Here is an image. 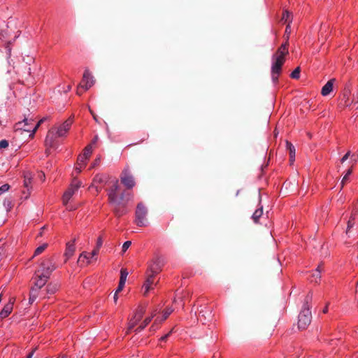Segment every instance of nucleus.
Listing matches in <instances>:
<instances>
[{
    "mask_svg": "<svg viewBox=\"0 0 358 358\" xmlns=\"http://www.w3.org/2000/svg\"><path fill=\"white\" fill-rule=\"evenodd\" d=\"M109 185L107 189L109 203L115 214L120 217L126 213L125 208L128 202L133 199V194L127 191H122L117 179L110 181Z\"/></svg>",
    "mask_w": 358,
    "mask_h": 358,
    "instance_id": "nucleus-1",
    "label": "nucleus"
},
{
    "mask_svg": "<svg viewBox=\"0 0 358 358\" xmlns=\"http://www.w3.org/2000/svg\"><path fill=\"white\" fill-rule=\"evenodd\" d=\"M288 38L285 43H282L271 57V74L273 83H276L282 72V66L285 62L286 56L289 55Z\"/></svg>",
    "mask_w": 358,
    "mask_h": 358,
    "instance_id": "nucleus-2",
    "label": "nucleus"
},
{
    "mask_svg": "<svg viewBox=\"0 0 358 358\" xmlns=\"http://www.w3.org/2000/svg\"><path fill=\"white\" fill-rule=\"evenodd\" d=\"M57 266L50 258L43 260L38 269L35 273V282L34 287L41 289L48 282L50 275Z\"/></svg>",
    "mask_w": 358,
    "mask_h": 358,
    "instance_id": "nucleus-3",
    "label": "nucleus"
},
{
    "mask_svg": "<svg viewBox=\"0 0 358 358\" xmlns=\"http://www.w3.org/2000/svg\"><path fill=\"white\" fill-rule=\"evenodd\" d=\"M73 123V118L69 117L62 124L59 126L52 128L49 131L45 138V144L52 146L55 140V135L58 137L65 136L70 129Z\"/></svg>",
    "mask_w": 358,
    "mask_h": 358,
    "instance_id": "nucleus-4",
    "label": "nucleus"
},
{
    "mask_svg": "<svg viewBox=\"0 0 358 358\" xmlns=\"http://www.w3.org/2000/svg\"><path fill=\"white\" fill-rule=\"evenodd\" d=\"M312 299L311 295H308L305 299V303L299 315L298 327L300 329H305L310 324L312 315L310 311L309 302Z\"/></svg>",
    "mask_w": 358,
    "mask_h": 358,
    "instance_id": "nucleus-5",
    "label": "nucleus"
},
{
    "mask_svg": "<svg viewBox=\"0 0 358 358\" xmlns=\"http://www.w3.org/2000/svg\"><path fill=\"white\" fill-rule=\"evenodd\" d=\"M43 119H41L36 124H35L34 119L24 118L23 121L17 123L15 127L17 130H23L27 132H30V136H33L37 130L38 127L43 122Z\"/></svg>",
    "mask_w": 358,
    "mask_h": 358,
    "instance_id": "nucleus-6",
    "label": "nucleus"
},
{
    "mask_svg": "<svg viewBox=\"0 0 358 358\" xmlns=\"http://www.w3.org/2000/svg\"><path fill=\"white\" fill-rule=\"evenodd\" d=\"M148 211L146 206L143 203H138L135 212V222L138 227H146L148 225Z\"/></svg>",
    "mask_w": 358,
    "mask_h": 358,
    "instance_id": "nucleus-7",
    "label": "nucleus"
},
{
    "mask_svg": "<svg viewBox=\"0 0 358 358\" xmlns=\"http://www.w3.org/2000/svg\"><path fill=\"white\" fill-rule=\"evenodd\" d=\"M81 182L74 178L70 185L68 189L64 193L62 201L64 205L66 206V209L71 210L73 208L68 206V202L72 197V196L78 190L80 187L81 186Z\"/></svg>",
    "mask_w": 358,
    "mask_h": 358,
    "instance_id": "nucleus-8",
    "label": "nucleus"
},
{
    "mask_svg": "<svg viewBox=\"0 0 358 358\" xmlns=\"http://www.w3.org/2000/svg\"><path fill=\"white\" fill-rule=\"evenodd\" d=\"M94 83V80L93 76L91 75L90 72L88 70H85L81 83L79 85V87L77 90V94L80 95L82 92L81 89L84 90H87L90 89Z\"/></svg>",
    "mask_w": 358,
    "mask_h": 358,
    "instance_id": "nucleus-9",
    "label": "nucleus"
},
{
    "mask_svg": "<svg viewBox=\"0 0 358 358\" xmlns=\"http://www.w3.org/2000/svg\"><path fill=\"white\" fill-rule=\"evenodd\" d=\"M109 180V176L103 173H97L92 180L90 188H94L99 193L102 189V185L106 184Z\"/></svg>",
    "mask_w": 358,
    "mask_h": 358,
    "instance_id": "nucleus-10",
    "label": "nucleus"
},
{
    "mask_svg": "<svg viewBox=\"0 0 358 358\" xmlns=\"http://www.w3.org/2000/svg\"><path fill=\"white\" fill-rule=\"evenodd\" d=\"M163 265L164 263L162 259L160 257H156L150 264L148 268L146 271V273L155 277L156 275L162 271Z\"/></svg>",
    "mask_w": 358,
    "mask_h": 358,
    "instance_id": "nucleus-11",
    "label": "nucleus"
},
{
    "mask_svg": "<svg viewBox=\"0 0 358 358\" xmlns=\"http://www.w3.org/2000/svg\"><path fill=\"white\" fill-rule=\"evenodd\" d=\"M157 282H155V276L145 273V280L142 286L143 295L146 296L148 292L154 289Z\"/></svg>",
    "mask_w": 358,
    "mask_h": 358,
    "instance_id": "nucleus-12",
    "label": "nucleus"
},
{
    "mask_svg": "<svg viewBox=\"0 0 358 358\" xmlns=\"http://www.w3.org/2000/svg\"><path fill=\"white\" fill-rule=\"evenodd\" d=\"M121 182L127 188H132L135 185V182L133 176L129 173L127 170H124L121 175Z\"/></svg>",
    "mask_w": 358,
    "mask_h": 358,
    "instance_id": "nucleus-13",
    "label": "nucleus"
},
{
    "mask_svg": "<svg viewBox=\"0 0 358 358\" xmlns=\"http://www.w3.org/2000/svg\"><path fill=\"white\" fill-rule=\"evenodd\" d=\"M173 309L171 307H169L166 308V310L163 312L162 317H157L152 325L151 328L155 330V327H157V325L161 324L163 321H164L168 317L173 313Z\"/></svg>",
    "mask_w": 358,
    "mask_h": 358,
    "instance_id": "nucleus-14",
    "label": "nucleus"
},
{
    "mask_svg": "<svg viewBox=\"0 0 358 358\" xmlns=\"http://www.w3.org/2000/svg\"><path fill=\"white\" fill-rule=\"evenodd\" d=\"M13 303H14V299H10L9 302L6 304L2 309V310L0 312V317L1 318L6 317L10 315V313L12 312L13 308Z\"/></svg>",
    "mask_w": 358,
    "mask_h": 358,
    "instance_id": "nucleus-15",
    "label": "nucleus"
},
{
    "mask_svg": "<svg viewBox=\"0 0 358 358\" xmlns=\"http://www.w3.org/2000/svg\"><path fill=\"white\" fill-rule=\"evenodd\" d=\"M323 271V266L322 264L318 265L317 268L313 272L310 276V281L313 282L318 283L321 279V273Z\"/></svg>",
    "mask_w": 358,
    "mask_h": 358,
    "instance_id": "nucleus-16",
    "label": "nucleus"
},
{
    "mask_svg": "<svg viewBox=\"0 0 358 358\" xmlns=\"http://www.w3.org/2000/svg\"><path fill=\"white\" fill-rule=\"evenodd\" d=\"M336 81L334 78L330 79L322 88L321 94L322 96L329 95L333 90L334 83Z\"/></svg>",
    "mask_w": 358,
    "mask_h": 358,
    "instance_id": "nucleus-17",
    "label": "nucleus"
},
{
    "mask_svg": "<svg viewBox=\"0 0 358 358\" xmlns=\"http://www.w3.org/2000/svg\"><path fill=\"white\" fill-rule=\"evenodd\" d=\"M33 175L31 172L27 171L24 173V185L29 191L31 188Z\"/></svg>",
    "mask_w": 358,
    "mask_h": 358,
    "instance_id": "nucleus-18",
    "label": "nucleus"
},
{
    "mask_svg": "<svg viewBox=\"0 0 358 358\" xmlns=\"http://www.w3.org/2000/svg\"><path fill=\"white\" fill-rule=\"evenodd\" d=\"M40 289H41L35 287L34 286L31 288L29 299V303H33L35 301V300L39 296L41 292Z\"/></svg>",
    "mask_w": 358,
    "mask_h": 358,
    "instance_id": "nucleus-19",
    "label": "nucleus"
},
{
    "mask_svg": "<svg viewBox=\"0 0 358 358\" xmlns=\"http://www.w3.org/2000/svg\"><path fill=\"white\" fill-rule=\"evenodd\" d=\"M92 153V144H90L85 148L83 154L79 155L80 160L82 161L84 159H86L88 160L89 158L90 157Z\"/></svg>",
    "mask_w": 358,
    "mask_h": 358,
    "instance_id": "nucleus-20",
    "label": "nucleus"
},
{
    "mask_svg": "<svg viewBox=\"0 0 358 358\" xmlns=\"http://www.w3.org/2000/svg\"><path fill=\"white\" fill-rule=\"evenodd\" d=\"M75 252V245L73 243H68L66 244V248L65 250L64 255L66 258V261H67L70 257H71Z\"/></svg>",
    "mask_w": 358,
    "mask_h": 358,
    "instance_id": "nucleus-21",
    "label": "nucleus"
},
{
    "mask_svg": "<svg viewBox=\"0 0 358 358\" xmlns=\"http://www.w3.org/2000/svg\"><path fill=\"white\" fill-rule=\"evenodd\" d=\"M157 311V310H155L150 317H146L145 319V320L143 321V324L141 325H140L139 327H138L136 329V331L139 332L141 330H143L151 322L153 317H155L156 315Z\"/></svg>",
    "mask_w": 358,
    "mask_h": 358,
    "instance_id": "nucleus-22",
    "label": "nucleus"
},
{
    "mask_svg": "<svg viewBox=\"0 0 358 358\" xmlns=\"http://www.w3.org/2000/svg\"><path fill=\"white\" fill-rule=\"evenodd\" d=\"M286 147L289 152L290 163L292 164L295 159V152H296L295 148L289 141H286Z\"/></svg>",
    "mask_w": 358,
    "mask_h": 358,
    "instance_id": "nucleus-23",
    "label": "nucleus"
},
{
    "mask_svg": "<svg viewBox=\"0 0 358 358\" xmlns=\"http://www.w3.org/2000/svg\"><path fill=\"white\" fill-rule=\"evenodd\" d=\"M92 259H93V257H91L89 252H83L80 254L78 261L89 264L91 263Z\"/></svg>",
    "mask_w": 358,
    "mask_h": 358,
    "instance_id": "nucleus-24",
    "label": "nucleus"
},
{
    "mask_svg": "<svg viewBox=\"0 0 358 358\" xmlns=\"http://www.w3.org/2000/svg\"><path fill=\"white\" fill-rule=\"evenodd\" d=\"M87 159H84L82 161L80 160V156H78V160H77V164L75 167V171H77L78 173H80L82 171L83 169L85 167V166L87 164Z\"/></svg>",
    "mask_w": 358,
    "mask_h": 358,
    "instance_id": "nucleus-25",
    "label": "nucleus"
},
{
    "mask_svg": "<svg viewBox=\"0 0 358 358\" xmlns=\"http://www.w3.org/2000/svg\"><path fill=\"white\" fill-rule=\"evenodd\" d=\"M262 214H263V208H262V206H261L259 208H257L252 214V218L253 221L255 223H257L259 219L262 217Z\"/></svg>",
    "mask_w": 358,
    "mask_h": 358,
    "instance_id": "nucleus-26",
    "label": "nucleus"
},
{
    "mask_svg": "<svg viewBox=\"0 0 358 358\" xmlns=\"http://www.w3.org/2000/svg\"><path fill=\"white\" fill-rule=\"evenodd\" d=\"M144 312H145L144 309L143 308H140L139 309H138L136 310L133 318L135 320H136L137 322H139L142 319Z\"/></svg>",
    "mask_w": 358,
    "mask_h": 358,
    "instance_id": "nucleus-27",
    "label": "nucleus"
},
{
    "mask_svg": "<svg viewBox=\"0 0 358 358\" xmlns=\"http://www.w3.org/2000/svg\"><path fill=\"white\" fill-rule=\"evenodd\" d=\"M47 247H48V244L47 243H43V245L38 246L35 250L34 255H33L32 257H34L35 256H37V255H39L40 254H41L46 249Z\"/></svg>",
    "mask_w": 358,
    "mask_h": 358,
    "instance_id": "nucleus-28",
    "label": "nucleus"
},
{
    "mask_svg": "<svg viewBox=\"0 0 358 358\" xmlns=\"http://www.w3.org/2000/svg\"><path fill=\"white\" fill-rule=\"evenodd\" d=\"M352 169H349L345 174L344 175L343 179H342V181H341V185H342V187H343V185L348 181L349 180V177L352 174Z\"/></svg>",
    "mask_w": 358,
    "mask_h": 358,
    "instance_id": "nucleus-29",
    "label": "nucleus"
},
{
    "mask_svg": "<svg viewBox=\"0 0 358 358\" xmlns=\"http://www.w3.org/2000/svg\"><path fill=\"white\" fill-rule=\"evenodd\" d=\"M128 274H129V273L127 271V269L122 268L121 271H120V281L125 283Z\"/></svg>",
    "mask_w": 358,
    "mask_h": 358,
    "instance_id": "nucleus-30",
    "label": "nucleus"
},
{
    "mask_svg": "<svg viewBox=\"0 0 358 358\" xmlns=\"http://www.w3.org/2000/svg\"><path fill=\"white\" fill-rule=\"evenodd\" d=\"M292 78L298 79L300 77V68L296 67L290 75Z\"/></svg>",
    "mask_w": 358,
    "mask_h": 358,
    "instance_id": "nucleus-31",
    "label": "nucleus"
},
{
    "mask_svg": "<svg viewBox=\"0 0 358 358\" xmlns=\"http://www.w3.org/2000/svg\"><path fill=\"white\" fill-rule=\"evenodd\" d=\"M136 320H135L133 317L130 319L129 324H128V329L127 333H129L138 323Z\"/></svg>",
    "mask_w": 358,
    "mask_h": 358,
    "instance_id": "nucleus-32",
    "label": "nucleus"
},
{
    "mask_svg": "<svg viewBox=\"0 0 358 358\" xmlns=\"http://www.w3.org/2000/svg\"><path fill=\"white\" fill-rule=\"evenodd\" d=\"M290 17H291V13L289 12H288L287 10H285L283 12L281 20L284 21L285 22H289Z\"/></svg>",
    "mask_w": 358,
    "mask_h": 358,
    "instance_id": "nucleus-33",
    "label": "nucleus"
},
{
    "mask_svg": "<svg viewBox=\"0 0 358 358\" xmlns=\"http://www.w3.org/2000/svg\"><path fill=\"white\" fill-rule=\"evenodd\" d=\"M101 162V157H97L95 160L93 162V163L91 164L90 169H92L95 168L96 166H99Z\"/></svg>",
    "mask_w": 358,
    "mask_h": 358,
    "instance_id": "nucleus-34",
    "label": "nucleus"
},
{
    "mask_svg": "<svg viewBox=\"0 0 358 358\" xmlns=\"http://www.w3.org/2000/svg\"><path fill=\"white\" fill-rule=\"evenodd\" d=\"M10 188V186L8 184H4L2 186L0 187V196L6 192L7 191H8Z\"/></svg>",
    "mask_w": 358,
    "mask_h": 358,
    "instance_id": "nucleus-35",
    "label": "nucleus"
},
{
    "mask_svg": "<svg viewBox=\"0 0 358 358\" xmlns=\"http://www.w3.org/2000/svg\"><path fill=\"white\" fill-rule=\"evenodd\" d=\"M57 287L55 285H49L47 287V292L50 294H53L56 292Z\"/></svg>",
    "mask_w": 358,
    "mask_h": 358,
    "instance_id": "nucleus-36",
    "label": "nucleus"
},
{
    "mask_svg": "<svg viewBox=\"0 0 358 358\" xmlns=\"http://www.w3.org/2000/svg\"><path fill=\"white\" fill-rule=\"evenodd\" d=\"M131 244V241H125L123 245H122V252H124L127 251V250L130 247Z\"/></svg>",
    "mask_w": 358,
    "mask_h": 358,
    "instance_id": "nucleus-37",
    "label": "nucleus"
},
{
    "mask_svg": "<svg viewBox=\"0 0 358 358\" xmlns=\"http://www.w3.org/2000/svg\"><path fill=\"white\" fill-rule=\"evenodd\" d=\"M353 220H354V217L352 216H351L350 219L348 222V227H347L346 233H348L349 229L354 226Z\"/></svg>",
    "mask_w": 358,
    "mask_h": 358,
    "instance_id": "nucleus-38",
    "label": "nucleus"
},
{
    "mask_svg": "<svg viewBox=\"0 0 358 358\" xmlns=\"http://www.w3.org/2000/svg\"><path fill=\"white\" fill-rule=\"evenodd\" d=\"M3 205L6 209V210H9L12 207V203L9 199L5 200L3 202Z\"/></svg>",
    "mask_w": 358,
    "mask_h": 358,
    "instance_id": "nucleus-39",
    "label": "nucleus"
},
{
    "mask_svg": "<svg viewBox=\"0 0 358 358\" xmlns=\"http://www.w3.org/2000/svg\"><path fill=\"white\" fill-rule=\"evenodd\" d=\"M102 244H103V238H102L101 236H99L97 238L96 243V247L98 248H101V246H102Z\"/></svg>",
    "mask_w": 358,
    "mask_h": 358,
    "instance_id": "nucleus-40",
    "label": "nucleus"
},
{
    "mask_svg": "<svg viewBox=\"0 0 358 358\" xmlns=\"http://www.w3.org/2000/svg\"><path fill=\"white\" fill-rule=\"evenodd\" d=\"M99 249L100 248H95L92 251V252H90V255L92 257H95L98 254H99Z\"/></svg>",
    "mask_w": 358,
    "mask_h": 358,
    "instance_id": "nucleus-41",
    "label": "nucleus"
},
{
    "mask_svg": "<svg viewBox=\"0 0 358 358\" xmlns=\"http://www.w3.org/2000/svg\"><path fill=\"white\" fill-rule=\"evenodd\" d=\"M8 146V143L6 140H2L0 141V148H6Z\"/></svg>",
    "mask_w": 358,
    "mask_h": 358,
    "instance_id": "nucleus-42",
    "label": "nucleus"
},
{
    "mask_svg": "<svg viewBox=\"0 0 358 358\" xmlns=\"http://www.w3.org/2000/svg\"><path fill=\"white\" fill-rule=\"evenodd\" d=\"M124 285H125V283H124V282H120H120H119L118 287H117V289H116V292H121V291L123 289V288H124Z\"/></svg>",
    "mask_w": 358,
    "mask_h": 358,
    "instance_id": "nucleus-43",
    "label": "nucleus"
},
{
    "mask_svg": "<svg viewBox=\"0 0 358 358\" xmlns=\"http://www.w3.org/2000/svg\"><path fill=\"white\" fill-rule=\"evenodd\" d=\"M350 155V152H348L341 159V163H343L345 160L348 159V158L349 157Z\"/></svg>",
    "mask_w": 358,
    "mask_h": 358,
    "instance_id": "nucleus-44",
    "label": "nucleus"
},
{
    "mask_svg": "<svg viewBox=\"0 0 358 358\" xmlns=\"http://www.w3.org/2000/svg\"><path fill=\"white\" fill-rule=\"evenodd\" d=\"M172 331H171L169 333L166 334V335L161 337L160 341H165L166 339L169 336Z\"/></svg>",
    "mask_w": 358,
    "mask_h": 358,
    "instance_id": "nucleus-45",
    "label": "nucleus"
},
{
    "mask_svg": "<svg viewBox=\"0 0 358 358\" xmlns=\"http://www.w3.org/2000/svg\"><path fill=\"white\" fill-rule=\"evenodd\" d=\"M90 113L92 114V115L93 116V118L94 119V120H96L97 122L96 115L93 113L92 110H90Z\"/></svg>",
    "mask_w": 358,
    "mask_h": 358,
    "instance_id": "nucleus-46",
    "label": "nucleus"
},
{
    "mask_svg": "<svg viewBox=\"0 0 358 358\" xmlns=\"http://www.w3.org/2000/svg\"><path fill=\"white\" fill-rule=\"evenodd\" d=\"M118 293H119V292H115V294H114V297H113V298H114V301H115V303H116V302H117V294H118Z\"/></svg>",
    "mask_w": 358,
    "mask_h": 358,
    "instance_id": "nucleus-47",
    "label": "nucleus"
},
{
    "mask_svg": "<svg viewBox=\"0 0 358 358\" xmlns=\"http://www.w3.org/2000/svg\"><path fill=\"white\" fill-rule=\"evenodd\" d=\"M34 351L31 352L28 355V356H27V358H31V357H33V355H34Z\"/></svg>",
    "mask_w": 358,
    "mask_h": 358,
    "instance_id": "nucleus-48",
    "label": "nucleus"
},
{
    "mask_svg": "<svg viewBox=\"0 0 358 358\" xmlns=\"http://www.w3.org/2000/svg\"><path fill=\"white\" fill-rule=\"evenodd\" d=\"M327 311H328V307H327V306H326V307L323 309V313H327Z\"/></svg>",
    "mask_w": 358,
    "mask_h": 358,
    "instance_id": "nucleus-49",
    "label": "nucleus"
},
{
    "mask_svg": "<svg viewBox=\"0 0 358 358\" xmlns=\"http://www.w3.org/2000/svg\"><path fill=\"white\" fill-rule=\"evenodd\" d=\"M289 29H290V26H289V24H288V25L287 26V27H286V30H285V31H286V32H288Z\"/></svg>",
    "mask_w": 358,
    "mask_h": 358,
    "instance_id": "nucleus-50",
    "label": "nucleus"
},
{
    "mask_svg": "<svg viewBox=\"0 0 358 358\" xmlns=\"http://www.w3.org/2000/svg\"><path fill=\"white\" fill-rule=\"evenodd\" d=\"M97 139H98V137L95 136V138H94V140L92 141V143H95L96 142Z\"/></svg>",
    "mask_w": 358,
    "mask_h": 358,
    "instance_id": "nucleus-51",
    "label": "nucleus"
},
{
    "mask_svg": "<svg viewBox=\"0 0 358 358\" xmlns=\"http://www.w3.org/2000/svg\"><path fill=\"white\" fill-rule=\"evenodd\" d=\"M2 257H3V254H2V252L0 251V261L2 259Z\"/></svg>",
    "mask_w": 358,
    "mask_h": 358,
    "instance_id": "nucleus-52",
    "label": "nucleus"
},
{
    "mask_svg": "<svg viewBox=\"0 0 358 358\" xmlns=\"http://www.w3.org/2000/svg\"><path fill=\"white\" fill-rule=\"evenodd\" d=\"M66 90H71V86L69 85L68 87H66Z\"/></svg>",
    "mask_w": 358,
    "mask_h": 358,
    "instance_id": "nucleus-53",
    "label": "nucleus"
},
{
    "mask_svg": "<svg viewBox=\"0 0 358 358\" xmlns=\"http://www.w3.org/2000/svg\"><path fill=\"white\" fill-rule=\"evenodd\" d=\"M66 90H71V86L69 85L68 87H66Z\"/></svg>",
    "mask_w": 358,
    "mask_h": 358,
    "instance_id": "nucleus-54",
    "label": "nucleus"
},
{
    "mask_svg": "<svg viewBox=\"0 0 358 358\" xmlns=\"http://www.w3.org/2000/svg\"><path fill=\"white\" fill-rule=\"evenodd\" d=\"M357 288H358V282H357Z\"/></svg>",
    "mask_w": 358,
    "mask_h": 358,
    "instance_id": "nucleus-55",
    "label": "nucleus"
}]
</instances>
